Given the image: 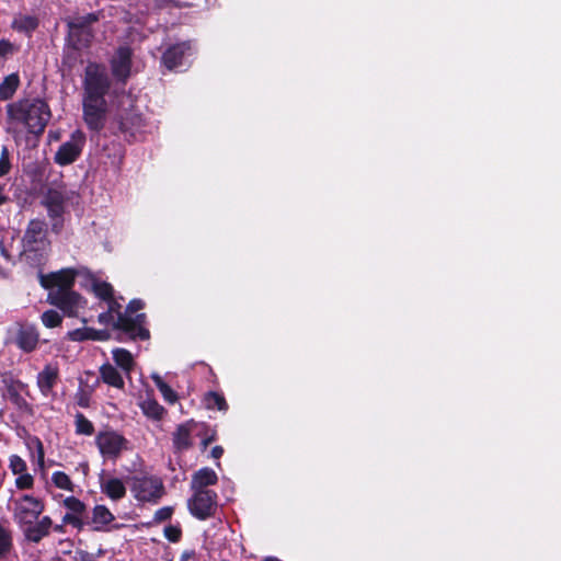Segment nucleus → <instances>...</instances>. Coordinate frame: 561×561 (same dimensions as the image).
Instances as JSON below:
<instances>
[{
	"mask_svg": "<svg viewBox=\"0 0 561 561\" xmlns=\"http://www.w3.org/2000/svg\"><path fill=\"white\" fill-rule=\"evenodd\" d=\"M111 79L105 66L96 62H89L84 69L82 81V112L87 127L100 133L106 122L108 110L105 96L111 89Z\"/></svg>",
	"mask_w": 561,
	"mask_h": 561,
	"instance_id": "f257e3e1",
	"label": "nucleus"
},
{
	"mask_svg": "<svg viewBox=\"0 0 561 561\" xmlns=\"http://www.w3.org/2000/svg\"><path fill=\"white\" fill-rule=\"evenodd\" d=\"M10 123L22 125L28 134L41 136L51 118L48 103L39 98H24L5 106Z\"/></svg>",
	"mask_w": 561,
	"mask_h": 561,
	"instance_id": "f03ea898",
	"label": "nucleus"
},
{
	"mask_svg": "<svg viewBox=\"0 0 561 561\" xmlns=\"http://www.w3.org/2000/svg\"><path fill=\"white\" fill-rule=\"evenodd\" d=\"M105 302L107 304V311L116 318L114 330L118 332L116 336L118 342L147 341L150 339L146 313H137L135 317H129L125 310L122 311V305L114 296Z\"/></svg>",
	"mask_w": 561,
	"mask_h": 561,
	"instance_id": "7ed1b4c3",
	"label": "nucleus"
},
{
	"mask_svg": "<svg viewBox=\"0 0 561 561\" xmlns=\"http://www.w3.org/2000/svg\"><path fill=\"white\" fill-rule=\"evenodd\" d=\"M129 489L136 501L158 504L165 495L163 480L156 474L138 473L128 478Z\"/></svg>",
	"mask_w": 561,
	"mask_h": 561,
	"instance_id": "20e7f679",
	"label": "nucleus"
},
{
	"mask_svg": "<svg viewBox=\"0 0 561 561\" xmlns=\"http://www.w3.org/2000/svg\"><path fill=\"white\" fill-rule=\"evenodd\" d=\"M147 121L142 113L131 106L128 110L117 114L112 122L110 129L113 135H122L128 142L138 141L142 139Z\"/></svg>",
	"mask_w": 561,
	"mask_h": 561,
	"instance_id": "39448f33",
	"label": "nucleus"
},
{
	"mask_svg": "<svg viewBox=\"0 0 561 561\" xmlns=\"http://www.w3.org/2000/svg\"><path fill=\"white\" fill-rule=\"evenodd\" d=\"M1 396L8 400L20 412L33 413V407L24 396L31 397L30 387L26 382L16 378L12 373H5L1 377Z\"/></svg>",
	"mask_w": 561,
	"mask_h": 561,
	"instance_id": "423d86ee",
	"label": "nucleus"
},
{
	"mask_svg": "<svg viewBox=\"0 0 561 561\" xmlns=\"http://www.w3.org/2000/svg\"><path fill=\"white\" fill-rule=\"evenodd\" d=\"M190 514L198 520H206L218 511V494L216 491H193L187 500Z\"/></svg>",
	"mask_w": 561,
	"mask_h": 561,
	"instance_id": "0eeeda50",
	"label": "nucleus"
},
{
	"mask_svg": "<svg viewBox=\"0 0 561 561\" xmlns=\"http://www.w3.org/2000/svg\"><path fill=\"white\" fill-rule=\"evenodd\" d=\"M45 511L44 502L30 494H23L14 501L13 519L19 528L24 527L39 518Z\"/></svg>",
	"mask_w": 561,
	"mask_h": 561,
	"instance_id": "6e6552de",
	"label": "nucleus"
},
{
	"mask_svg": "<svg viewBox=\"0 0 561 561\" xmlns=\"http://www.w3.org/2000/svg\"><path fill=\"white\" fill-rule=\"evenodd\" d=\"M23 252L28 256V253H37L44 251L49 241L47 239V225L42 219L30 220L24 236L22 238Z\"/></svg>",
	"mask_w": 561,
	"mask_h": 561,
	"instance_id": "1a4fd4ad",
	"label": "nucleus"
},
{
	"mask_svg": "<svg viewBox=\"0 0 561 561\" xmlns=\"http://www.w3.org/2000/svg\"><path fill=\"white\" fill-rule=\"evenodd\" d=\"M47 302L59 309L68 318L78 317L79 309L85 304V299L73 289L68 291L50 290L47 294Z\"/></svg>",
	"mask_w": 561,
	"mask_h": 561,
	"instance_id": "9d476101",
	"label": "nucleus"
},
{
	"mask_svg": "<svg viewBox=\"0 0 561 561\" xmlns=\"http://www.w3.org/2000/svg\"><path fill=\"white\" fill-rule=\"evenodd\" d=\"M85 140V135L81 129L72 131L69 140L61 144L56 151L55 163L61 167L73 163L81 156Z\"/></svg>",
	"mask_w": 561,
	"mask_h": 561,
	"instance_id": "9b49d317",
	"label": "nucleus"
},
{
	"mask_svg": "<svg viewBox=\"0 0 561 561\" xmlns=\"http://www.w3.org/2000/svg\"><path fill=\"white\" fill-rule=\"evenodd\" d=\"M95 444L104 457L116 459L127 448L128 440L115 431H101L95 437Z\"/></svg>",
	"mask_w": 561,
	"mask_h": 561,
	"instance_id": "f8f14e48",
	"label": "nucleus"
},
{
	"mask_svg": "<svg viewBox=\"0 0 561 561\" xmlns=\"http://www.w3.org/2000/svg\"><path fill=\"white\" fill-rule=\"evenodd\" d=\"M77 272L73 268H64L58 272L39 274V284L50 290L68 291L73 289Z\"/></svg>",
	"mask_w": 561,
	"mask_h": 561,
	"instance_id": "ddd939ff",
	"label": "nucleus"
},
{
	"mask_svg": "<svg viewBox=\"0 0 561 561\" xmlns=\"http://www.w3.org/2000/svg\"><path fill=\"white\" fill-rule=\"evenodd\" d=\"M13 342L19 350L26 354L34 352L39 343L37 327L28 322L18 323Z\"/></svg>",
	"mask_w": 561,
	"mask_h": 561,
	"instance_id": "4468645a",
	"label": "nucleus"
},
{
	"mask_svg": "<svg viewBox=\"0 0 561 561\" xmlns=\"http://www.w3.org/2000/svg\"><path fill=\"white\" fill-rule=\"evenodd\" d=\"M133 51L129 46H119L111 60V70L115 79L126 82L130 76Z\"/></svg>",
	"mask_w": 561,
	"mask_h": 561,
	"instance_id": "2eb2a0df",
	"label": "nucleus"
},
{
	"mask_svg": "<svg viewBox=\"0 0 561 561\" xmlns=\"http://www.w3.org/2000/svg\"><path fill=\"white\" fill-rule=\"evenodd\" d=\"M64 506L70 511L64 515V524H69L78 530H81L85 525H89V522H84L82 519V515L85 513L87 506L81 500L76 496H68L64 500Z\"/></svg>",
	"mask_w": 561,
	"mask_h": 561,
	"instance_id": "dca6fc26",
	"label": "nucleus"
},
{
	"mask_svg": "<svg viewBox=\"0 0 561 561\" xmlns=\"http://www.w3.org/2000/svg\"><path fill=\"white\" fill-rule=\"evenodd\" d=\"M53 519L49 516H43L31 524L20 528L24 539L31 543H39L44 538L50 535Z\"/></svg>",
	"mask_w": 561,
	"mask_h": 561,
	"instance_id": "f3484780",
	"label": "nucleus"
},
{
	"mask_svg": "<svg viewBox=\"0 0 561 561\" xmlns=\"http://www.w3.org/2000/svg\"><path fill=\"white\" fill-rule=\"evenodd\" d=\"M58 381L59 368L57 365L53 364H46L36 377V385L44 397H48L53 393Z\"/></svg>",
	"mask_w": 561,
	"mask_h": 561,
	"instance_id": "a211bd4d",
	"label": "nucleus"
},
{
	"mask_svg": "<svg viewBox=\"0 0 561 561\" xmlns=\"http://www.w3.org/2000/svg\"><path fill=\"white\" fill-rule=\"evenodd\" d=\"M191 49L190 42H181L171 45L161 57V64L169 70H173L183 64L185 54Z\"/></svg>",
	"mask_w": 561,
	"mask_h": 561,
	"instance_id": "6ab92c4d",
	"label": "nucleus"
},
{
	"mask_svg": "<svg viewBox=\"0 0 561 561\" xmlns=\"http://www.w3.org/2000/svg\"><path fill=\"white\" fill-rule=\"evenodd\" d=\"M197 424L193 421H186L178 425L173 433L172 443L175 453H182L190 449L193 446L192 432Z\"/></svg>",
	"mask_w": 561,
	"mask_h": 561,
	"instance_id": "aec40b11",
	"label": "nucleus"
},
{
	"mask_svg": "<svg viewBox=\"0 0 561 561\" xmlns=\"http://www.w3.org/2000/svg\"><path fill=\"white\" fill-rule=\"evenodd\" d=\"M111 337V334L106 330H96L93 328H78L68 331L66 339L71 342H84V341H100L104 342Z\"/></svg>",
	"mask_w": 561,
	"mask_h": 561,
	"instance_id": "412c9836",
	"label": "nucleus"
},
{
	"mask_svg": "<svg viewBox=\"0 0 561 561\" xmlns=\"http://www.w3.org/2000/svg\"><path fill=\"white\" fill-rule=\"evenodd\" d=\"M217 483V473L209 467H203L192 474L190 486L192 491H211L208 486Z\"/></svg>",
	"mask_w": 561,
	"mask_h": 561,
	"instance_id": "4be33fe9",
	"label": "nucleus"
},
{
	"mask_svg": "<svg viewBox=\"0 0 561 561\" xmlns=\"http://www.w3.org/2000/svg\"><path fill=\"white\" fill-rule=\"evenodd\" d=\"M100 489L110 500L118 502L126 496V486L119 478H108L101 480Z\"/></svg>",
	"mask_w": 561,
	"mask_h": 561,
	"instance_id": "5701e85b",
	"label": "nucleus"
},
{
	"mask_svg": "<svg viewBox=\"0 0 561 561\" xmlns=\"http://www.w3.org/2000/svg\"><path fill=\"white\" fill-rule=\"evenodd\" d=\"M100 379L102 382L108 385L110 387L123 390L125 387V381L122 374L110 363L103 364L100 369Z\"/></svg>",
	"mask_w": 561,
	"mask_h": 561,
	"instance_id": "b1692460",
	"label": "nucleus"
},
{
	"mask_svg": "<svg viewBox=\"0 0 561 561\" xmlns=\"http://www.w3.org/2000/svg\"><path fill=\"white\" fill-rule=\"evenodd\" d=\"M114 519L115 516L113 513L105 505L99 504L93 507L91 520L88 522L89 525H94L93 530L103 531Z\"/></svg>",
	"mask_w": 561,
	"mask_h": 561,
	"instance_id": "393cba45",
	"label": "nucleus"
},
{
	"mask_svg": "<svg viewBox=\"0 0 561 561\" xmlns=\"http://www.w3.org/2000/svg\"><path fill=\"white\" fill-rule=\"evenodd\" d=\"M68 42L73 49L80 50L91 45L94 37L93 31L68 28Z\"/></svg>",
	"mask_w": 561,
	"mask_h": 561,
	"instance_id": "a878e982",
	"label": "nucleus"
},
{
	"mask_svg": "<svg viewBox=\"0 0 561 561\" xmlns=\"http://www.w3.org/2000/svg\"><path fill=\"white\" fill-rule=\"evenodd\" d=\"M112 355L116 366L129 377L135 367V360L131 353L126 348L117 347L113 350Z\"/></svg>",
	"mask_w": 561,
	"mask_h": 561,
	"instance_id": "bb28decb",
	"label": "nucleus"
},
{
	"mask_svg": "<svg viewBox=\"0 0 561 561\" xmlns=\"http://www.w3.org/2000/svg\"><path fill=\"white\" fill-rule=\"evenodd\" d=\"M20 76L16 72L10 73L0 83V101H8L13 98L20 87Z\"/></svg>",
	"mask_w": 561,
	"mask_h": 561,
	"instance_id": "cd10ccee",
	"label": "nucleus"
},
{
	"mask_svg": "<svg viewBox=\"0 0 561 561\" xmlns=\"http://www.w3.org/2000/svg\"><path fill=\"white\" fill-rule=\"evenodd\" d=\"M39 25V20L35 15H19L12 22V28L16 32L31 35Z\"/></svg>",
	"mask_w": 561,
	"mask_h": 561,
	"instance_id": "c85d7f7f",
	"label": "nucleus"
},
{
	"mask_svg": "<svg viewBox=\"0 0 561 561\" xmlns=\"http://www.w3.org/2000/svg\"><path fill=\"white\" fill-rule=\"evenodd\" d=\"M14 551L13 531L0 524V560H5Z\"/></svg>",
	"mask_w": 561,
	"mask_h": 561,
	"instance_id": "c756f323",
	"label": "nucleus"
},
{
	"mask_svg": "<svg viewBox=\"0 0 561 561\" xmlns=\"http://www.w3.org/2000/svg\"><path fill=\"white\" fill-rule=\"evenodd\" d=\"M203 403L208 410L226 412L229 408L225 396L221 392L208 391L204 394Z\"/></svg>",
	"mask_w": 561,
	"mask_h": 561,
	"instance_id": "7c9ffc66",
	"label": "nucleus"
},
{
	"mask_svg": "<svg viewBox=\"0 0 561 561\" xmlns=\"http://www.w3.org/2000/svg\"><path fill=\"white\" fill-rule=\"evenodd\" d=\"M101 12H91L82 16H78L67 23L68 28L92 31L91 25L99 22Z\"/></svg>",
	"mask_w": 561,
	"mask_h": 561,
	"instance_id": "2f4dec72",
	"label": "nucleus"
},
{
	"mask_svg": "<svg viewBox=\"0 0 561 561\" xmlns=\"http://www.w3.org/2000/svg\"><path fill=\"white\" fill-rule=\"evenodd\" d=\"M151 378L167 402L172 404L178 400V393L162 379L161 376L154 374Z\"/></svg>",
	"mask_w": 561,
	"mask_h": 561,
	"instance_id": "473e14b6",
	"label": "nucleus"
},
{
	"mask_svg": "<svg viewBox=\"0 0 561 561\" xmlns=\"http://www.w3.org/2000/svg\"><path fill=\"white\" fill-rule=\"evenodd\" d=\"M144 413L153 420H161L165 409L154 399H148L141 404Z\"/></svg>",
	"mask_w": 561,
	"mask_h": 561,
	"instance_id": "72a5a7b5",
	"label": "nucleus"
},
{
	"mask_svg": "<svg viewBox=\"0 0 561 561\" xmlns=\"http://www.w3.org/2000/svg\"><path fill=\"white\" fill-rule=\"evenodd\" d=\"M76 434L91 436L94 433L93 423L81 412L75 415Z\"/></svg>",
	"mask_w": 561,
	"mask_h": 561,
	"instance_id": "f704fd0d",
	"label": "nucleus"
},
{
	"mask_svg": "<svg viewBox=\"0 0 561 561\" xmlns=\"http://www.w3.org/2000/svg\"><path fill=\"white\" fill-rule=\"evenodd\" d=\"M26 445L27 448L36 455L37 463L43 468L45 463V449L41 438L37 436H31L28 437Z\"/></svg>",
	"mask_w": 561,
	"mask_h": 561,
	"instance_id": "c9c22d12",
	"label": "nucleus"
},
{
	"mask_svg": "<svg viewBox=\"0 0 561 561\" xmlns=\"http://www.w3.org/2000/svg\"><path fill=\"white\" fill-rule=\"evenodd\" d=\"M41 321L47 329H55L62 324V316L54 309L44 311L41 314Z\"/></svg>",
	"mask_w": 561,
	"mask_h": 561,
	"instance_id": "e433bc0d",
	"label": "nucleus"
},
{
	"mask_svg": "<svg viewBox=\"0 0 561 561\" xmlns=\"http://www.w3.org/2000/svg\"><path fill=\"white\" fill-rule=\"evenodd\" d=\"M92 289L95 296L103 301L112 299L114 296V288L107 282H94L92 284Z\"/></svg>",
	"mask_w": 561,
	"mask_h": 561,
	"instance_id": "4c0bfd02",
	"label": "nucleus"
},
{
	"mask_svg": "<svg viewBox=\"0 0 561 561\" xmlns=\"http://www.w3.org/2000/svg\"><path fill=\"white\" fill-rule=\"evenodd\" d=\"M101 379L92 370H85L84 377L79 378V387H83L89 392L93 393L100 386Z\"/></svg>",
	"mask_w": 561,
	"mask_h": 561,
	"instance_id": "58836bf2",
	"label": "nucleus"
},
{
	"mask_svg": "<svg viewBox=\"0 0 561 561\" xmlns=\"http://www.w3.org/2000/svg\"><path fill=\"white\" fill-rule=\"evenodd\" d=\"M48 216L55 220L53 224V230L58 232L62 225L64 204L47 205Z\"/></svg>",
	"mask_w": 561,
	"mask_h": 561,
	"instance_id": "ea45409f",
	"label": "nucleus"
},
{
	"mask_svg": "<svg viewBox=\"0 0 561 561\" xmlns=\"http://www.w3.org/2000/svg\"><path fill=\"white\" fill-rule=\"evenodd\" d=\"M51 481L54 485L58 489L66 491H73V483L69 476L64 471H55L51 476Z\"/></svg>",
	"mask_w": 561,
	"mask_h": 561,
	"instance_id": "a19ab883",
	"label": "nucleus"
},
{
	"mask_svg": "<svg viewBox=\"0 0 561 561\" xmlns=\"http://www.w3.org/2000/svg\"><path fill=\"white\" fill-rule=\"evenodd\" d=\"M12 169L11 153L7 146H2L0 152V178H3L10 173Z\"/></svg>",
	"mask_w": 561,
	"mask_h": 561,
	"instance_id": "79ce46f5",
	"label": "nucleus"
},
{
	"mask_svg": "<svg viewBox=\"0 0 561 561\" xmlns=\"http://www.w3.org/2000/svg\"><path fill=\"white\" fill-rule=\"evenodd\" d=\"M9 468L13 474H20L27 470L26 462L19 455H11L9 458Z\"/></svg>",
	"mask_w": 561,
	"mask_h": 561,
	"instance_id": "37998d69",
	"label": "nucleus"
},
{
	"mask_svg": "<svg viewBox=\"0 0 561 561\" xmlns=\"http://www.w3.org/2000/svg\"><path fill=\"white\" fill-rule=\"evenodd\" d=\"M92 394L93 393L89 392L83 387H79L75 394L77 405L83 409L90 408Z\"/></svg>",
	"mask_w": 561,
	"mask_h": 561,
	"instance_id": "c03bdc74",
	"label": "nucleus"
},
{
	"mask_svg": "<svg viewBox=\"0 0 561 561\" xmlns=\"http://www.w3.org/2000/svg\"><path fill=\"white\" fill-rule=\"evenodd\" d=\"M163 534H164V537L170 541V542H179L182 538V535H183V531H182V528L181 526L178 524V525H168L164 527V530H163Z\"/></svg>",
	"mask_w": 561,
	"mask_h": 561,
	"instance_id": "a18cd8bd",
	"label": "nucleus"
},
{
	"mask_svg": "<svg viewBox=\"0 0 561 561\" xmlns=\"http://www.w3.org/2000/svg\"><path fill=\"white\" fill-rule=\"evenodd\" d=\"M34 485V478L32 474L27 473L26 471L23 473H20L19 477L15 479V486L19 490H30Z\"/></svg>",
	"mask_w": 561,
	"mask_h": 561,
	"instance_id": "49530a36",
	"label": "nucleus"
},
{
	"mask_svg": "<svg viewBox=\"0 0 561 561\" xmlns=\"http://www.w3.org/2000/svg\"><path fill=\"white\" fill-rule=\"evenodd\" d=\"M173 512H174V510L172 506H163L156 511V513L153 515V522L156 524H159V523L169 520V519H171Z\"/></svg>",
	"mask_w": 561,
	"mask_h": 561,
	"instance_id": "de8ad7c7",
	"label": "nucleus"
},
{
	"mask_svg": "<svg viewBox=\"0 0 561 561\" xmlns=\"http://www.w3.org/2000/svg\"><path fill=\"white\" fill-rule=\"evenodd\" d=\"M144 307H145V302L139 298H135V299H131L127 304V306L125 308V312L129 317H135L134 314L137 313L139 310H141Z\"/></svg>",
	"mask_w": 561,
	"mask_h": 561,
	"instance_id": "09e8293b",
	"label": "nucleus"
},
{
	"mask_svg": "<svg viewBox=\"0 0 561 561\" xmlns=\"http://www.w3.org/2000/svg\"><path fill=\"white\" fill-rule=\"evenodd\" d=\"M115 319L116 318L107 310L104 312H101L98 317V321L100 324L111 325L113 329H114Z\"/></svg>",
	"mask_w": 561,
	"mask_h": 561,
	"instance_id": "8fccbe9b",
	"label": "nucleus"
},
{
	"mask_svg": "<svg viewBox=\"0 0 561 561\" xmlns=\"http://www.w3.org/2000/svg\"><path fill=\"white\" fill-rule=\"evenodd\" d=\"M180 561H198L197 553L194 549H186L182 552Z\"/></svg>",
	"mask_w": 561,
	"mask_h": 561,
	"instance_id": "3c124183",
	"label": "nucleus"
},
{
	"mask_svg": "<svg viewBox=\"0 0 561 561\" xmlns=\"http://www.w3.org/2000/svg\"><path fill=\"white\" fill-rule=\"evenodd\" d=\"M217 439V432L215 430L211 431V433L209 435H205L202 439V448L205 449L207 448L208 445H210L211 443H214L215 440Z\"/></svg>",
	"mask_w": 561,
	"mask_h": 561,
	"instance_id": "603ef678",
	"label": "nucleus"
},
{
	"mask_svg": "<svg viewBox=\"0 0 561 561\" xmlns=\"http://www.w3.org/2000/svg\"><path fill=\"white\" fill-rule=\"evenodd\" d=\"M11 51H12V44L9 41L1 39L0 41V57H4Z\"/></svg>",
	"mask_w": 561,
	"mask_h": 561,
	"instance_id": "864d4df0",
	"label": "nucleus"
},
{
	"mask_svg": "<svg viewBox=\"0 0 561 561\" xmlns=\"http://www.w3.org/2000/svg\"><path fill=\"white\" fill-rule=\"evenodd\" d=\"M53 204H64L62 197L59 193H50L46 199V206Z\"/></svg>",
	"mask_w": 561,
	"mask_h": 561,
	"instance_id": "5fc2aeb1",
	"label": "nucleus"
},
{
	"mask_svg": "<svg viewBox=\"0 0 561 561\" xmlns=\"http://www.w3.org/2000/svg\"><path fill=\"white\" fill-rule=\"evenodd\" d=\"M224 455V448L222 446H215L213 447L211 451H210V456L216 459V460H219L221 458V456Z\"/></svg>",
	"mask_w": 561,
	"mask_h": 561,
	"instance_id": "6e6d98bb",
	"label": "nucleus"
},
{
	"mask_svg": "<svg viewBox=\"0 0 561 561\" xmlns=\"http://www.w3.org/2000/svg\"><path fill=\"white\" fill-rule=\"evenodd\" d=\"M77 554L79 556V558H77L76 561H91V556L85 550H78Z\"/></svg>",
	"mask_w": 561,
	"mask_h": 561,
	"instance_id": "4d7b16f0",
	"label": "nucleus"
},
{
	"mask_svg": "<svg viewBox=\"0 0 561 561\" xmlns=\"http://www.w3.org/2000/svg\"><path fill=\"white\" fill-rule=\"evenodd\" d=\"M4 185L0 183V206L9 202V196L3 193Z\"/></svg>",
	"mask_w": 561,
	"mask_h": 561,
	"instance_id": "13d9d810",
	"label": "nucleus"
},
{
	"mask_svg": "<svg viewBox=\"0 0 561 561\" xmlns=\"http://www.w3.org/2000/svg\"><path fill=\"white\" fill-rule=\"evenodd\" d=\"M65 525H66V524H64V523H61V524H59V525H54V524H53L51 529H53L55 533L62 534V533L65 531V528H64V526H65Z\"/></svg>",
	"mask_w": 561,
	"mask_h": 561,
	"instance_id": "bf43d9fd",
	"label": "nucleus"
},
{
	"mask_svg": "<svg viewBox=\"0 0 561 561\" xmlns=\"http://www.w3.org/2000/svg\"><path fill=\"white\" fill-rule=\"evenodd\" d=\"M261 561H282V560L278 559L277 557L268 556V557L263 558Z\"/></svg>",
	"mask_w": 561,
	"mask_h": 561,
	"instance_id": "052dcab7",
	"label": "nucleus"
},
{
	"mask_svg": "<svg viewBox=\"0 0 561 561\" xmlns=\"http://www.w3.org/2000/svg\"><path fill=\"white\" fill-rule=\"evenodd\" d=\"M84 324L88 322V320L85 318H82L81 320Z\"/></svg>",
	"mask_w": 561,
	"mask_h": 561,
	"instance_id": "680f3d73",
	"label": "nucleus"
},
{
	"mask_svg": "<svg viewBox=\"0 0 561 561\" xmlns=\"http://www.w3.org/2000/svg\"><path fill=\"white\" fill-rule=\"evenodd\" d=\"M216 466H217L218 468H220V466H221V465H220V462H219V461H217V462H216Z\"/></svg>",
	"mask_w": 561,
	"mask_h": 561,
	"instance_id": "e2e57ef3",
	"label": "nucleus"
}]
</instances>
